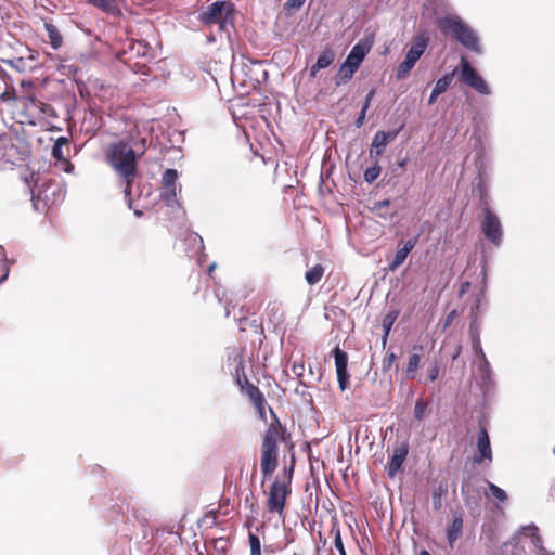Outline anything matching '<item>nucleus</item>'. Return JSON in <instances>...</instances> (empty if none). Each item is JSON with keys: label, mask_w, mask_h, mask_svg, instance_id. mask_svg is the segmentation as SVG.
<instances>
[{"label": "nucleus", "mask_w": 555, "mask_h": 555, "mask_svg": "<svg viewBox=\"0 0 555 555\" xmlns=\"http://www.w3.org/2000/svg\"><path fill=\"white\" fill-rule=\"evenodd\" d=\"M465 488H466V483L464 482V483L462 485V488H461V490H462V493H463V494L465 493Z\"/></svg>", "instance_id": "0e129e2a"}, {"label": "nucleus", "mask_w": 555, "mask_h": 555, "mask_svg": "<svg viewBox=\"0 0 555 555\" xmlns=\"http://www.w3.org/2000/svg\"><path fill=\"white\" fill-rule=\"evenodd\" d=\"M126 184L125 186V190H124V194H125V197L128 199V207L131 208V205H132V199H131V184L133 182V179H127V178H121Z\"/></svg>", "instance_id": "ea45409f"}, {"label": "nucleus", "mask_w": 555, "mask_h": 555, "mask_svg": "<svg viewBox=\"0 0 555 555\" xmlns=\"http://www.w3.org/2000/svg\"><path fill=\"white\" fill-rule=\"evenodd\" d=\"M0 257H1L2 261H4V262L8 261L5 250H4L3 246H1V245H0Z\"/></svg>", "instance_id": "bf43d9fd"}, {"label": "nucleus", "mask_w": 555, "mask_h": 555, "mask_svg": "<svg viewBox=\"0 0 555 555\" xmlns=\"http://www.w3.org/2000/svg\"><path fill=\"white\" fill-rule=\"evenodd\" d=\"M88 2L108 14L119 13L116 0H88Z\"/></svg>", "instance_id": "412c9836"}, {"label": "nucleus", "mask_w": 555, "mask_h": 555, "mask_svg": "<svg viewBox=\"0 0 555 555\" xmlns=\"http://www.w3.org/2000/svg\"><path fill=\"white\" fill-rule=\"evenodd\" d=\"M473 349H474L475 354L477 356L478 360L486 357V354L482 350V347H481V343L473 345Z\"/></svg>", "instance_id": "8fccbe9b"}, {"label": "nucleus", "mask_w": 555, "mask_h": 555, "mask_svg": "<svg viewBox=\"0 0 555 555\" xmlns=\"http://www.w3.org/2000/svg\"><path fill=\"white\" fill-rule=\"evenodd\" d=\"M461 80L480 94L488 95L491 92L488 83L465 56L461 57Z\"/></svg>", "instance_id": "0eeeda50"}, {"label": "nucleus", "mask_w": 555, "mask_h": 555, "mask_svg": "<svg viewBox=\"0 0 555 555\" xmlns=\"http://www.w3.org/2000/svg\"><path fill=\"white\" fill-rule=\"evenodd\" d=\"M390 205V201L389 199H383V201H378L376 203H374V205L371 207V211L382 218V219H390L393 214L389 212L388 211V207Z\"/></svg>", "instance_id": "4be33fe9"}, {"label": "nucleus", "mask_w": 555, "mask_h": 555, "mask_svg": "<svg viewBox=\"0 0 555 555\" xmlns=\"http://www.w3.org/2000/svg\"><path fill=\"white\" fill-rule=\"evenodd\" d=\"M398 133H399V130L391 131V132L377 131L374 134L373 141L371 144V151H370L371 155L373 153H375L377 156L382 155L385 152L386 146L389 143V141L395 140L397 138Z\"/></svg>", "instance_id": "4468645a"}, {"label": "nucleus", "mask_w": 555, "mask_h": 555, "mask_svg": "<svg viewBox=\"0 0 555 555\" xmlns=\"http://www.w3.org/2000/svg\"><path fill=\"white\" fill-rule=\"evenodd\" d=\"M305 1L306 0H287L286 3H285V7L287 9L298 10V9H300L304 5Z\"/></svg>", "instance_id": "49530a36"}, {"label": "nucleus", "mask_w": 555, "mask_h": 555, "mask_svg": "<svg viewBox=\"0 0 555 555\" xmlns=\"http://www.w3.org/2000/svg\"><path fill=\"white\" fill-rule=\"evenodd\" d=\"M68 144V139L66 137H60L56 139V141L54 142L53 145H57V146H64V145H67Z\"/></svg>", "instance_id": "864d4df0"}, {"label": "nucleus", "mask_w": 555, "mask_h": 555, "mask_svg": "<svg viewBox=\"0 0 555 555\" xmlns=\"http://www.w3.org/2000/svg\"><path fill=\"white\" fill-rule=\"evenodd\" d=\"M52 156L56 160H63L65 159V154L63 152V146L53 145L52 146Z\"/></svg>", "instance_id": "c03bdc74"}, {"label": "nucleus", "mask_w": 555, "mask_h": 555, "mask_svg": "<svg viewBox=\"0 0 555 555\" xmlns=\"http://www.w3.org/2000/svg\"><path fill=\"white\" fill-rule=\"evenodd\" d=\"M453 78V74H446L443 77L437 80L433 91L435 95H440L447 91L448 87L451 85Z\"/></svg>", "instance_id": "7c9ffc66"}, {"label": "nucleus", "mask_w": 555, "mask_h": 555, "mask_svg": "<svg viewBox=\"0 0 555 555\" xmlns=\"http://www.w3.org/2000/svg\"><path fill=\"white\" fill-rule=\"evenodd\" d=\"M134 214H135L137 216H141V215H142V212H141L140 210H135V211H134Z\"/></svg>", "instance_id": "338daca9"}, {"label": "nucleus", "mask_w": 555, "mask_h": 555, "mask_svg": "<svg viewBox=\"0 0 555 555\" xmlns=\"http://www.w3.org/2000/svg\"><path fill=\"white\" fill-rule=\"evenodd\" d=\"M469 335H470V339H472V345L481 343L479 332L477 328L474 327L473 324H470V326H469Z\"/></svg>", "instance_id": "a18cd8bd"}, {"label": "nucleus", "mask_w": 555, "mask_h": 555, "mask_svg": "<svg viewBox=\"0 0 555 555\" xmlns=\"http://www.w3.org/2000/svg\"><path fill=\"white\" fill-rule=\"evenodd\" d=\"M370 50L371 43L366 40H360L352 47L339 67L336 77L337 86L347 83L353 77Z\"/></svg>", "instance_id": "39448f33"}, {"label": "nucleus", "mask_w": 555, "mask_h": 555, "mask_svg": "<svg viewBox=\"0 0 555 555\" xmlns=\"http://www.w3.org/2000/svg\"><path fill=\"white\" fill-rule=\"evenodd\" d=\"M160 198L167 206L173 207L175 205H178L177 185L162 186Z\"/></svg>", "instance_id": "5701e85b"}, {"label": "nucleus", "mask_w": 555, "mask_h": 555, "mask_svg": "<svg viewBox=\"0 0 555 555\" xmlns=\"http://www.w3.org/2000/svg\"><path fill=\"white\" fill-rule=\"evenodd\" d=\"M438 25L442 33L451 34V36L466 49H469L476 53H481V46L478 36L459 16H444L438 21Z\"/></svg>", "instance_id": "20e7f679"}, {"label": "nucleus", "mask_w": 555, "mask_h": 555, "mask_svg": "<svg viewBox=\"0 0 555 555\" xmlns=\"http://www.w3.org/2000/svg\"><path fill=\"white\" fill-rule=\"evenodd\" d=\"M463 516L461 513L455 514L452 518V522L446 530V537L448 540V544L451 548L454 547L455 542L461 538L463 533Z\"/></svg>", "instance_id": "f3484780"}, {"label": "nucleus", "mask_w": 555, "mask_h": 555, "mask_svg": "<svg viewBox=\"0 0 555 555\" xmlns=\"http://www.w3.org/2000/svg\"><path fill=\"white\" fill-rule=\"evenodd\" d=\"M244 383L247 388V393L255 405H259L260 403H266L263 395L261 393L259 388L256 387L255 385L250 384L248 382V379L246 378V376H244Z\"/></svg>", "instance_id": "a878e982"}, {"label": "nucleus", "mask_w": 555, "mask_h": 555, "mask_svg": "<svg viewBox=\"0 0 555 555\" xmlns=\"http://www.w3.org/2000/svg\"><path fill=\"white\" fill-rule=\"evenodd\" d=\"M428 43V34L426 31L418 33L412 38L411 47L408 50L405 57L416 63L425 52Z\"/></svg>", "instance_id": "9b49d317"}, {"label": "nucleus", "mask_w": 555, "mask_h": 555, "mask_svg": "<svg viewBox=\"0 0 555 555\" xmlns=\"http://www.w3.org/2000/svg\"><path fill=\"white\" fill-rule=\"evenodd\" d=\"M374 94H375V91H374V90H371V91L366 94V96H365V101H364V103H363V105H362L363 111H367V109H369V107H370V105H371V101H372V99H373Z\"/></svg>", "instance_id": "09e8293b"}, {"label": "nucleus", "mask_w": 555, "mask_h": 555, "mask_svg": "<svg viewBox=\"0 0 555 555\" xmlns=\"http://www.w3.org/2000/svg\"><path fill=\"white\" fill-rule=\"evenodd\" d=\"M396 359H397V356L393 352H391L387 357H385L383 360V371H388L391 367V365L393 364V362L396 361Z\"/></svg>", "instance_id": "37998d69"}, {"label": "nucleus", "mask_w": 555, "mask_h": 555, "mask_svg": "<svg viewBox=\"0 0 555 555\" xmlns=\"http://www.w3.org/2000/svg\"><path fill=\"white\" fill-rule=\"evenodd\" d=\"M13 152H15V146L12 143L0 140V162L13 164Z\"/></svg>", "instance_id": "cd10ccee"}, {"label": "nucleus", "mask_w": 555, "mask_h": 555, "mask_svg": "<svg viewBox=\"0 0 555 555\" xmlns=\"http://www.w3.org/2000/svg\"><path fill=\"white\" fill-rule=\"evenodd\" d=\"M44 28L48 33L51 47L54 50H57L63 43V37L61 36L59 29L51 23H44Z\"/></svg>", "instance_id": "aec40b11"}, {"label": "nucleus", "mask_w": 555, "mask_h": 555, "mask_svg": "<svg viewBox=\"0 0 555 555\" xmlns=\"http://www.w3.org/2000/svg\"><path fill=\"white\" fill-rule=\"evenodd\" d=\"M323 274L324 268L321 264H315L306 272L305 278L308 284L314 285L321 281Z\"/></svg>", "instance_id": "bb28decb"}, {"label": "nucleus", "mask_w": 555, "mask_h": 555, "mask_svg": "<svg viewBox=\"0 0 555 555\" xmlns=\"http://www.w3.org/2000/svg\"><path fill=\"white\" fill-rule=\"evenodd\" d=\"M215 267H216V264H215V263H212V264H210V266H209V268H208L209 273H210V272H212V270L215 269Z\"/></svg>", "instance_id": "e2e57ef3"}, {"label": "nucleus", "mask_w": 555, "mask_h": 555, "mask_svg": "<svg viewBox=\"0 0 555 555\" xmlns=\"http://www.w3.org/2000/svg\"><path fill=\"white\" fill-rule=\"evenodd\" d=\"M335 60V52L331 48L324 49L317 62L310 67L309 76L315 78L320 69L327 68Z\"/></svg>", "instance_id": "6ab92c4d"}, {"label": "nucleus", "mask_w": 555, "mask_h": 555, "mask_svg": "<svg viewBox=\"0 0 555 555\" xmlns=\"http://www.w3.org/2000/svg\"><path fill=\"white\" fill-rule=\"evenodd\" d=\"M456 315V310H452L446 318L444 320V328L450 326V324L452 323L453 319L455 318Z\"/></svg>", "instance_id": "603ef678"}, {"label": "nucleus", "mask_w": 555, "mask_h": 555, "mask_svg": "<svg viewBox=\"0 0 555 555\" xmlns=\"http://www.w3.org/2000/svg\"><path fill=\"white\" fill-rule=\"evenodd\" d=\"M234 4L230 1H216L199 14V21L205 25L218 24L220 30H228L232 24Z\"/></svg>", "instance_id": "423d86ee"}, {"label": "nucleus", "mask_w": 555, "mask_h": 555, "mask_svg": "<svg viewBox=\"0 0 555 555\" xmlns=\"http://www.w3.org/2000/svg\"><path fill=\"white\" fill-rule=\"evenodd\" d=\"M415 64L416 63L414 61L405 57V60L401 62L396 69V78L399 80L404 79L412 70Z\"/></svg>", "instance_id": "c756f323"}, {"label": "nucleus", "mask_w": 555, "mask_h": 555, "mask_svg": "<svg viewBox=\"0 0 555 555\" xmlns=\"http://www.w3.org/2000/svg\"><path fill=\"white\" fill-rule=\"evenodd\" d=\"M146 140H140L141 147L134 150L124 140L114 141L105 150L106 163L120 178L134 179L137 173V157L145 153Z\"/></svg>", "instance_id": "f257e3e1"}, {"label": "nucleus", "mask_w": 555, "mask_h": 555, "mask_svg": "<svg viewBox=\"0 0 555 555\" xmlns=\"http://www.w3.org/2000/svg\"><path fill=\"white\" fill-rule=\"evenodd\" d=\"M10 64L20 69L21 65L23 64V59L20 57L14 61H10Z\"/></svg>", "instance_id": "6e6d98bb"}, {"label": "nucleus", "mask_w": 555, "mask_h": 555, "mask_svg": "<svg viewBox=\"0 0 555 555\" xmlns=\"http://www.w3.org/2000/svg\"><path fill=\"white\" fill-rule=\"evenodd\" d=\"M150 46L144 41L131 42L129 46L130 56L146 57L150 54Z\"/></svg>", "instance_id": "b1692460"}, {"label": "nucleus", "mask_w": 555, "mask_h": 555, "mask_svg": "<svg viewBox=\"0 0 555 555\" xmlns=\"http://www.w3.org/2000/svg\"><path fill=\"white\" fill-rule=\"evenodd\" d=\"M9 276V268L5 269V272L0 278V284L3 283Z\"/></svg>", "instance_id": "052dcab7"}, {"label": "nucleus", "mask_w": 555, "mask_h": 555, "mask_svg": "<svg viewBox=\"0 0 555 555\" xmlns=\"http://www.w3.org/2000/svg\"><path fill=\"white\" fill-rule=\"evenodd\" d=\"M428 406V403L422 399L416 400L415 406H414V417L417 421H422L424 417V413Z\"/></svg>", "instance_id": "4c0bfd02"}, {"label": "nucleus", "mask_w": 555, "mask_h": 555, "mask_svg": "<svg viewBox=\"0 0 555 555\" xmlns=\"http://www.w3.org/2000/svg\"><path fill=\"white\" fill-rule=\"evenodd\" d=\"M478 370L483 382L490 380L491 367L486 357L478 360Z\"/></svg>", "instance_id": "f704fd0d"}, {"label": "nucleus", "mask_w": 555, "mask_h": 555, "mask_svg": "<svg viewBox=\"0 0 555 555\" xmlns=\"http://www.w3.org/2000/svg\"><path fill=\"white\" fill-rule=\"evenodd\" d=\"M420 555H431V554L426 550H422Z\"/></svg>", "instance_id": "680f3d73"}, {"label": "nucleus", "mask_w": 555, "mask_h": 555, "mask_svg": "<svg viewBox=\"0 0 555 555\" xmlns=\"http://www.w3.org/2000/svg\"><path fill=\"white\" fill-rule=\"evenodd\" d=\"M178 172L176 169H166L162 177V186L177 185Z\"/></svg>", "instance_id": "2f4dec72"}, {"label": "nucleus", "mask_w": 555, "mask_h": 555, "mask_svg": "<svg viewBox=\"0 0 555 555\" xmlns=\"http://www.w3.org/2000/svg\"><path fill=\"white\" fill-rule=\"evenodd\" d=\"M365 114H366V111H363V108H361V112L354 122L357 127H361L363 125L364 119H365Z\"/></svg>", "instance_id": "3c124183"}, {"label": "nucleus", "mask_w": 555, "mask_h": 555, "mask_svg": "<svg viewBox=\"0 0 555 555\" xmlns=\"http://www.w3.org/2000/svg\"><path fill=\"white\" fill-rule=\"evenodd\" d=\"M518 537L530 539V543L539 554L544 553L541 537L539 535V529L534 524L524 526L518 532Z\"/></svg>", "instance_id": "a211bd4d"}, {"label": "nucleus", "mask_w": 555, "mask_h": 555, "mask_svg": "<svg viewBox=\"0 0 555 555\" xmlns=\"http://www.w3.org/2000/svg\"><path fill=\"white\" fill-rule=\"evenodd\" d=\"M24 182L29 188L31 194V202L36 210L54 205L63 198V191L57 183L40 181L39 173L30 172L24 175Z\"/></svg>", "instance_id": "f03ea898"}, {"label": "nucleus", "mask_w": 555, "mask_h": 555, "mask_svg": "<svg viewBox=\"0 0 555 555\" xmlns=\"http://www.w3.org/2000/svg\"><path fill=\"white\" fill-rule=\"evenodd\" d=\"M448 493V486L446 483L440 482L439 486L434 490L431 499H433V507L435 511H440L442 508V498Z\"/></svg>", "instance_id": "393cba45"}, {"label": "nucleus", "mask_w": 555, "mask_h": 555, "mask_svg": "<svg viewBox=\"0 0 555 555\" xmlns=\"http://www.w3.org/2000/svg\"><path fill=\"white\" fill-rule=\"evenodd\" d=\"M488 488H489V491L491 493V495L496 499L498 501L500 502H505L507 501L508 496L506 494V492L501 489L500 487H498L496 485L488 481Z\"/></svg>", "instance_id": "c9c22d12"}, {"label": "nucleus", "mask_w": 555, "mask_h": 555, "mask_svg": "<svg viewBox=\"0 0 555 555\" xmlns=\"http://www.w3.org/2000/svg\"><path fill=\"white\" fill-rule=\"evenodd\" d=\"M420 362H421V356L417 353H414L409 358V362H408V366H406V374L409 377H411V378L414 377L416 371L420 367Z\"/></svg>", "instance_id": "473e14b6"}, {"label": "nucleus", "mask_w": 555, "mask_h": 555, "mask_svg": "<svg viewBox=\"0 0 555 555\" xmlns=\"http://www.w3.org/2000/svg\"><path fill=\"white\" fill-rule=\"evenodd\" d=\"M417 243V237L409 238L404 242L403 246L399 248L393 259L388 264V270L396 271L406 259L408 255L412 251Z\"/></svg>", "instance_id": "2eb2a0df"}, {"label": "nucleus", "mask_w": 555, "mask_h": 555, "mask_svg": "<svg viewBox=\"0 0 555 555\" xmlns=\"http://www.w3.org/2000/svg\"><path fill=\"white\" fill-rule=\"evenodd\" d=\"M284 438V428L280 422L275 418V422L271 423L266 430L263 441L261 446L278 448V441Z\"/></svg>", "instance_id": "dca6fc26"}, {"label": "nucleus", "mask_w": 555, "mask_h": 555, "mask_svg": "<svg viewBox=\"0 0 555 555\" xmlns=\"http://www.w3.org/2000/svg\"><path fill=\"white\" fill-rule=\"evenodd\" d=\"M331 533L334 537V545H335L336 550L339 552L340 555H347L345 547H344L343 540H341L339 525L336 519L333 521V525L331 528Z\"/></svg>", "instance_id": "c85d7f7f"}, {"label": "nucleus", "mask_w": 555, "mask_h": 555, "mask_svg": "<svg viewBox=\"0 0 555 555\" xmlns=\"http://www.w3.org/2000/svg\"><path fill=\"white\" fill-rule=\"evenodd\" d=\"M396 318H397L396 313L395 314L389 313L385 317V319L383 321V327H384V332H385L384 333V341L386 340Z\"/></svg>", "instance_id": "58836bf2"}, {"label": "nucleus", "mask_w": 555, "mask_h": 555, "mask_svg": "<svg viewBox=\"0 0 555 555\" xmlns=\"http://www.w3.org/2000/svg\"><path fill=\"white\" fill-rule=\"evenodd\" d=\"M461 351H462V347H461V346H457V347L455 348L454 353L452 354V360H453V361L457 359V357L461 354Z\"/></svg>", "instance_id": "4d7b16f0"}, {"label": "nucleus", "mask_w": 555, "mask_h": 555, "mask_svg": "<svg viewBox=\"0 0 555 555\" xmlns=\"http://www.w3.org/2000/svg\"><path fill=\"white\" fill-rule=\"evenodd\" d=\"M438 96H439V95H435V92H434V91H431V94H430V96H429V99H428V104H429V105H433V104L436 102V100H437V98H438Z\"/></svg>", "instance_id": "13d9d810"}, {"label": "nucleus", "mask_w": 555, "mask_h": 555, "mask_svg": "<svg viewBox=\"0 0 555 555\" xmlns=\"http://www.w3.org/2000/svg\"><path fill=\"white\" fill-rule=\"evenodd\" d=\"M250 555H261V542L260 539L253 532L248 534Z\"/></svg>", "instance_id": "e433bc0d"}, {"label": "nucleus", "mask_w": 555, "mask_h": 555, "mask_svg": "<svg viewBox=\"0 0 555 555\" xmlns=\"http://www.w3.org/2000/svg\"><path fill=\"white\" fill-rule=\"evenodd\" d=\"M481 230L483 235L495 246H499L502 242V225L496 217L489 208L485 209V219L481 223Z\"/></svg>", "instance_id": "6e6552de"}, {"label": "nucleus", "mask_w": 555, "mask_h": 555, "mask_svg": "<svg viewBox=\"0 0 555 555\" xmlns=\"http://www.w3.org/2000/svg\"><path fill=\"white\" fill-rule=\"evenodd\" d=\"M292 371L295 375H297L298 377L302 376L304 374V371H305V366L302 363H294L293 364V367H292Z\"/></svg>", "instance_id": "de8ad7c7"}, {"label": "nucleus", "mask_w": 555, "mask_h": 555, "mask_svg": "<svg viewBox=\"0 0 555 555\" xmlns=\"http://www.w3.org/2000/svg\"><path fill=\"white\" fill-rule=\"evenodd\" d=\"M279 464L278 448L261 446L260 468L263 476L262 483L275 472Z\"/></svg>", "instance_id": "1a4fd4ad"}, {"label": "nucleus", "mask_w": 555, "mask_h": 555, "mask_svg": "<svg viewBox=\"0 0 555 555\" xmlns=\"http://www.w3.org/2000/svg\"><path fill=\"white\" fill-rule=\"evenodd\" d=\"M380 171H382V168L380 166L376 163L375 165L369 167L365 169L364 171V180L367 182V183H373L377 178L378 176L380 175Z\"/></svg>", "instance_id": "72a5a7b5"}, {"label": "nucleus", "mask_w": 555, "mask_h": 555, "mask_svg": "<svg viewBox=\"0 0 555 555\" xmlns=\"http://www.w3.org/2000/svg\"><path fill=\"white\" fill-rule=\"evenodd\" d=\"M293 474L294 463L288 468L285 467L270 486L266 503V507L269 513H276L280 517H284L286 499L292 492L291 483Z\"/></svg>", "instance_id": "7ed1b4c3"}, {"label": "nucleus", "mask_w": 555, "mask_h": 555, "mask_svg": "<svg viewBox=\"0 0 555 555\" xmlns=\"http://www.w3.org/2000/svg\"><path fill=\"white\" fill-rule=\"evenodd\" d=\"M260 416L263 418L266 415L264 412V403H260L259 405H255Z\"/></svg>", "instance_id": "5fc2aeb1"}, {"label": "nucleus", "mask_w": 555, "mask_h": 555, "mask_svg": "<svg viewBox=\"0 0 555 555\" xmlns=\"http://www.w3.org/2000/svg\"><path fill=\"white\" fill-rule=\"evenodd\" d=\"M477 450L479 452V455L475 456V463L480 464L483 460H488L490 462L492 461L490 439L488 431L485 427H482L478 433Z\"/></svg>", "instance_id": "f8f14e48"}, {"label": "nucleus", "mask_w": 555, "mask_h": 555, "mask_svg": "<svg viewBox=\"0 0 555 555\" xmlns=\"http://www.w3.org/2000/svg\"><path fill=\"white\" fill-rule=\"evenodd\" d=\"M294 555H297L296 553H294Z\"/></svg>", "instance_id": "774afa93"}, {"label": "nucleus", "mask_w": 555, "mask_h": 555, "mask_svg": "<svg viewBox=\"0 0 555 555\" xmlns=\"http://www.w3.org/2000/svg\"><path fill=\"white\" fill-rule=\"evenodd\" d=\"M405 163H406V160H405V159H404V160H402V162L399 164V165H400V167L405 166Z\"/></svg>", "instance_id": "69168bd1"}, {"label": "nucleus", "mask_w": 555, "mask_h": 555, "mask_svg": "<svg viewBox=\"0 0 555 555\" xmlns=\"http://www.w3.org/2000/svg\"><path fill=\"white\" fill-rule=\"evenodd\" d=\"M334 360L336 366L337 380L339 384L340 390H346L348 387V356L345 351H343L339 347L334 349Z\"/></svg>", "instance_id": "9d476101"}, {"label": "nucleus", "mask_w": 555, "mask_h": 555, "mask_svg": "<svg viewBox=\"0 0 555 555\" xmlns=\"http://www.w3.org/2000/svg\"><path fill=\"white\" fill-rule=\"evenodd\" d=\"M15 100V90L8 88L4 91H0V102H9Z\"/></svg>", "instance_id": "79ce46f5"}, {"label": "nucleus", "mask_w": 555, "mask_h": 555, "mask_svg": "<svg viewBox=\"0 0 555 555\" xmlns=\"http://www.w3.org/2000/svg\"><path fill=\"white\" fill-rule=\"evenodd\" d=\"M439 375V366L437 361L427 370V380L426 382H435Z\"/></svg>", "instance_id": "a19ab883"}, {"label": "nucleus", "mask_w": 555, "mask_h": 555, "mask_svg": "<svg viewBox=\"0 0 555 555\" xmlns=\"http://www.w3.org/2000/svg\"><path fill=\"white\" fill-rule=\"evenodd\" d=\"M409 453V444L406 442L402 443L400 447L396 448L393 454L388 463V476L395 477L397 473L401 469L406 456Z\"/></svg>", "instance_id": "ddd939ff"}]
</instances>
